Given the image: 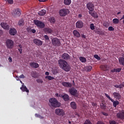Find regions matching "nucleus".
Listing matches in <instances>:
<instances>
[{
    "mask_svg": "<svg viewBox=\"0 0 124 124\" xmlns=\"http://www.w3.org/2000/svg\"><path fill=\"white\" fill-rule=\"evenodd\" d=\"M58 63L63 70L66 71V72H68L71 69V67L70 65L67 63V62L63 60L60 59L58 61Z\"/></svg>",
    "mask_w": 124,
    "mask_h": 124,
    "instance_id": "nucleus-1",
    "label": "nucleus"
},
{
    "mask_svg": "<svg viewBox=\"0 0 124 124\" xmlns=\"http://www.w3.org/2000/svg\"><path fill=\"white\" fill-rule=\"evenodd\" d=\"M49 105L50 107L54 108H58L61 107V103L55 98H51L49 99Z\"/></svg>",
    "mask_w": 124,
    "mask_h": 124,
    "instance_id": "nucleus-2",
    "label": "nucleus"
},
{
    "mask_svg": "<svg viewBox=\"0 0 124 124\" xmlns=\"http://www.w3.org/2000/svg\"><path fill=\"white\" fill-rule=\"evenodd\" d=\"M52 44L53 46H55L56 47H59L61 46V41L58 38L55 37L53 38L51 40Z\"/></svg>",
    "mask_w": 124,
    "mask_h": 124,
    "instance_id": "nucleus-3",
    "label": "nucleus"
},
{
    "mask_svg": "<svg viewBox=\"0 0 124 124\" xmlns=\"http://www.w3.org/2000/svg\"><path fill=\"white\" fill-rule=\"evenodd\" d=\"M34 23L35 26H37L38 28H40V29H43L45 28V24L42 21H40V20H34Z\"/></svg>",
    "mask_w": 124,
    "mask_h": 124,
    "instance_id": "nucleus-4",
    "label": "nucleus"
},
{
    "mask_svg": "<svg viewBox=\"0 0 124 124\" xmlns=\"http://www.w3.org/2000/svg\"><path fill=\"white\" fill-rule=\"evenodd\" d=\"M6 46L8 49H12L14 47V42L12 40H7L6 41Z\"/></svg>",
    "mask_w": 124,
    "mask_h": 124,
    "instance_id": "nucleus-5",
    "label": "nucleus"
},
{
    "mask_svg": "<svg viewBox=\"0 0 124 124\" xmlns=\"http://www.w3.org/2000/svg\"><path fill=\"white\" fill-rule=\"evenodd\" d=\"M21 15V12L20 11L19 8H17L16 9H14L13 12L12 13V16L16 18V17H19Z\"/></svg>",
    "mask_w": 124,
    "mask_h": 124,
    "instance_id": "nucleus-6",
    "label": "nucleus"
},
{
    "mask_svg": "<svg viewBox=\"0 0 124 124\" xmlns=\"http://www.w3.org/2000/svg\"><path fill=\"white\" fill-rule=\"evenodd\" d=\"M59 14L60 16L62 17L66 16L67 14H69V10L68 9H62L59 11Z\"/></svg>",
    "mask_w": 124,
    "mask_h": 124,
    "instance_id": "nucleus-7",
    "label": "nucleus"
},
{
    "mask_svg": "<svg viewBox=\"0 0 124 124\" xmlns=\"http://www.w3.org/2000/svg\"><path fill=\"white\" fill-rule=\"evenodd\" d=\"M55 114L58 116H64L65 115V113L64 112V110L62 109L61 108H57L55 109Z\"/></svg>",
    "mask_w": 124,
    "mask_h": 124,
    "instance_id": "nucleus-8",
    "label": "nucleus"
},
{
    "mask_svg": "<svg viewBox=\"0 0 124 124\" xmlns=\"http://www.w3.org/2000/svg\"><path fill=\"white\" fill-rule=\"evenodd\" d=\"M69 92L72 95L76 96V94H77L78 91L74 87H73L69 89Z\"/></svg>",
    "mask_w": 124,
    "mask_h": 124,
    "instance_id": "nucleus-9",
    "label": "nucleus"
},
{
    "mask_svg": "<svg viewBox=\"0 0 124 124\" xmlns=\"http://www.w3.org/2000/svg\"><path fill=\"white\" fill-rule=\"evenodd\" d=\"M76 27L78 29H82L84 27V23L82 20H78L76 23Z\"/></svg>",
    "mask_w": 124,
    "mask_h": 124,
    "instance_id": "nucleus-10",
    "label": "nucleus"
},
{
    "mask_svg": "<svg viewBox=\"0 0 124 124\" xmlns=\"http://www.w3.org/2000/svg\"><path fill=\"white\" fill-rule=\"evenodd\" d=\"M86 6L89 11H93L94 10V5L92 2H89L87 4Z\"/></svg>",
    "mask_w": 124,
    "mask_h": 124,
    "instance_id": "nucleus-11",
    "label": "nucleus"
},
{
    "mask_svg": "<svg viewBox=\"0 0 124 124\" xmlns=\"http://www.w3.org/2000/svg\"><path fill=\"white\" fill-rule=\"evenodd\" d=\"M0 25L1 28H2V29L4 30H9V28H10L9 25H8L7 23L1 22Z\"/></svg>",
    "mask_w": 124,
    "mask_h": 124,
    "instance_id": "nucleus-12",
    "label": "nucleus"
},
{
    "mask_svg": "<svg viewBox=\"0 0 124 124\" xmlns=\"http://www.w3.org/2000/svg\"><path fill=\"white\" fill-rule=\"evenodd\" d=\"M33 42L38 46H42V44H43V42L38 39H34Z\"/></svg>",
    "mask_w": 124,
    "mask_h": 124,
    "instance_id": "nucleus-13",
    "label": "nucleus"
},
{
    "mask_svg": "<svg viewBox=\"0 0 124 124\" xmlns=\"http://www.w3.org/2000/svg\"><path fill=\"white\" fill-rule=\"evenodd\" d=\"M20 83L22 84V87H20V90L22 91V92H26V93H29L30 91L29 89H28V88L26 87V86L24 85V83H23V82L21 80H20Z\"/></svg>",
    "mask_w": 124,
    "mask_h": 124,
    "instance_id": "nucleus-14",
    "label": "nucleus"
},
{
    "mask_svg": "<svg viewBox=\"0 0 124 124\" xmlns=\"http://www.w3.org/2000/svg\"><path fill=\"white\" fill-rule=\"evenodd\" d=\"M9 32L10 35L14 36L15 34H16L17 30L14 28H10V30L9 31Z\"/></svg>",
    "mask_w": 124,
    "mask_h": 124,
    "instance_id": "nucleus-15",
    "label": "nucleus"
},
{
    "mask_svg": "<svg viewBox=\"0 0 124 124\" xmlns=\"http://www.w3.org/2000/svg\"><path fill=\"white\" fill-rule=\"evenodd\" d=\"M116 117L118 118V119L124 120V110H123L121 112L117 113Z\"/></svg>",
    "mask_w": 124,
    "mask_h": 124,
    "instance_id": "nucleus-16",
    "label": "nucleus"
},
{
    "mask_svg": "<svg viewBox=\"0 0 124 124\" xmlns=\"http://www.w3.org/2000/svg\"><path fill=\"white\" fill-rule=\"evenodd\" d=\"M61 58L65 61H68L70 59V56L67 53H63L62 54Z\"/></svg>",
    "mask_w": 124,
    "mask_h": 124,
    "instance_id": "nucleus-17",
    "label": "nucleus"
},
{
    "mask_svg": "<svg viewBox=\"0 0 124 124\" xmlns=\"http://www.w3.org/2000/svg\"><path fill=\"white\" fill-rule=\"evenodd\" d=\"M62 85H63V87H66V88H71V87H72V83L67 82H62Z\"/></svg>",
    "mask_w": 124,
    "mask_h": 124,
    "instance_id": "nucleus-18",
    "label": "nucleus"
},
{
    "mask_svg": "<svg viewBox=\"0 0 124 124\" xmlns=\"http://www.w3.org/2000/svg\"><path fill=\"white\" fill-rule=\"evenodd\" d=\"M31 67L32 68H38L39 67V64L36 62H31L30 63Z\"/></svg>",
    "mask_w": 124,
    "mask_h": 124,
    "instance_id": "nucleus-19",
    "label": "nucleus"
},
{
    "mask_svg": "<svg viewBox=\"0 0 124 124\" xmlns=\"http://www.w3.org/2000/svg\"><path fill=\"white\" fill-rule=\"evenodd\" d=\"M119 62L121 65L124 66V53L122 55V57L119 58Z\"/></svg>",
    "mask_w": 124,
    "mask_h": 124,
    "instance_id": "nucleus-20",
    "label": "nucleus"
},
{
    "mask_svg": "<svg viewBox=\"0 0 124 124\" xmlns=\"http://www.w3.org/2000/svg\"><path fill=\"white\" fill-rule=\"evenodd\" d=\"M112 95L116 99H121V94H120V93L114 92Z\"/></svg>",
    "mask_w": 124,
    "mask_h": 124,
    "instance_id": "nucleus-21",
    "label": "nucleus"
},
{
    "mask_svg": "<svg viewBox=\"0 0 124 124\" xmlns=\"http://www.w3.org/2000/svg\"><path fill=\"white\" fill-rule=\"evenodd\" d=\"M93 11H89V13L92 16V17H93V18H98V16L97 15V13L93 12Z\"/></svg>",
    "mask_w": 124,
    "mask_h": 124,
    "instance_id": "nucleus-22",
    "label": "nucleus"
},
{
    "mask_svg": "<svg viewBox=\"0 0 124 124\" xmlns=\"http://www.w3.org/2000/svg\"><path fill=\"white\" fill-rule=\"evenodd\" d=\"M101 69L104 71L109 70V66L108 65H102L100 66Z\"/></svg>",
    "mask_w": 124,
    "mask_h": 124,
    "instance_id": "nucleus-23",
    "label": "nucleus"
},
{
    "mask_svg": "<svg viewBox=\"0 0 124 124\" xmlns=\"http://www.w3.org/2000/svg\"><path fill=\"white\" fill-rule=\"evenodd\" d=\"M93 69V67L91 65L86 66L84 67V70L86 72H90Z\"/></svg>",
    "mask_w": 124,
    "mask_h": 124,
    "instance_id": "nucleus-24",
    "label": "nucleus"
},
{
    "mask_svg": "<svg viewBox=\"0 0 124 124\" xmlns=\"http://www.w3.org/2000/svg\"><path fill=\"white\" fill-rule=\"evenodd\" d=\"M61 97H62L64 101H68L69 100V96L67 94L62 95Z\"/></svg>",
    "mask_w": 124,
    "mask_h": 124,
    "instance_id": "nucleus-25",
    "label": "nucleus"
},
{
    "mask_svg": "<svg viewBox=\"0 0 124 124\" xmlns=\"http://www.w3.org/2000/svg\"><path fill=\"white\" fill-rule=\"evenodd\" d=\"M46 12H47L46 11V10L43 9V10H41L40 11H39L38 12V14L40 16H44V15H45V14H46Z\"/></svg>",
    "mask_w": 124,
    "mask_h": 124,
    "instance_id": "nucleus-26",
    "label": "nucleus"
},
{
    "mask_svg": "<svg viewBox=\"0 0 124 124\" xmlns=\"http://www.w3.org/2000/svg\"><path fill=\"white\" fill-rule=\"evenodd\" d=\"M44 31L45 32H46V33H52L53 32V30L49 28H45Z\"/></svg>",
    "mask_w": 124,
    "mask_h": 124,
    "instance_id": "nucleus-27",
    "label": "nucleus"
},
{
    "mask_svg": "<svg viewBox=\"0 0 124 124\" xmlns=\"http://www.w3.org/2000/svg\"><path fill=\"white\" fill-rule=\"evenodd\" d=\"M111 102L113 103V107L116 108V107H117V105H119V104H120V102H119L118 101V100L115 101V100H114V99H112V100H111Z\"/></svg>",
    "mask_w": 124,
    "mask_h": 124,
    "instance_id": "nucleus-28",
    "label": "nucleus"
},
{
    "mask_svg": "<svg viewBox=\"0 0 124 124\" xmlns=\"http://www.w3.org/2000/svg\"><path fill=\"white\" fill-rule=\"evenodd\" d=\"M73 33L75 36H76V37H80V36H81L80 33H79L77 30H74L73 32Z\"/></svg>",
    "mask_w": 124,
    "mask_h": 124,
    "instance_id": "nucleus-29",
    "label": "nucleus"
},
{
    "mask_svg": "<svg viewBox=\"0 0 124 124\" xmlns=\"http://www.w3.org/2000/svg\"><path fill=\"white\" fill-rule=\"evenodd\" d=\"M70 105L72 109H76L77 108V105H76V102H72L70 104Z\"/></svg>",
    "mask_w": 124,
    "mask_h": 124,
    "instance_id": "nucleus-30",
    "label": "nucleus"
},
{
    "mask_svg": "<svg viewBox=\"0 0 124 124\" xmlns=\"http://www.w3.org/2000/svg\"><path fill=\"white\" fill-rule=\"evenodd\" d=\"M112 23L114 24V25H117L120 23V20L118 18H114L112 20Z\"/></svg>",
    "mask_w": 124,
    "mask_h": 124,
    "instance_id": "nucleus-31",
    "label": "nucleus"
},
{
    "mask_svg": "<svg viewBox=\"0 0 124 124\" xmlns=\"http://www.w3.org/2000/svg\"><path fill=\"white\" fill-rule=\"evenodd\" d=\"M64 3L65 5H70L71 4V0H64Z\"/></svg>",
    "mask_w": 124,
    "mask_h": 124,
    "instance_id": "nucleus-32",
    "label": "nucleus"
},
{
    "mask_svg": "<svg viewBox=\"0 0 124 124\" xmlns=\"http://www.w3.org/2000/svg\"><path fill=\"white\" fill-rule=\"evenodd\" d=\"M18 25H19L20 27L24 26V19H20L18 22Z\"/></svg>",
    "mask_w": 124,
    "mask_h": 124,
    "instance_id": "nucleus-33",
    "label": "nucleus"
},
{
    "mask_svg": "<svg viewBox=\"0 0 124 124\" xmlns=\"http://www.w3.org/2000/svg\"><path fill=\"white\" fill-rule=\"evenodd\" d=\"M79 60L81 62H87V59L84 57H79Z\"/></svg>",
    "mask_w": 124,
    "mask_h": 124,
    "instance_id": "nucleus-34",
    "label": "nucleus"
},
{
    "mask_svg": "<svg viewBox=\"0 0 124 124\" xmlns=\"http://www.w3.org/2000/svg\"><path fill=\"white\" fill-rule=\"evenodd\" d=\"M49 21L51 24H55L56 22V19L54 17H50V18H49Z\"/></svg>",
    "mask_w": 124,
    "mask_h": 124,
    "instance_id": "nucleus-35",
    "label": "nucleus"
},
{
    "mask_svg": "<svg viewBox=\"0 0 124 124\" xmlns=\"http://www.w3.org/2000/svg\"><path fill=\"white\" fill-rule=\"evenodd\" d=\"M45 78L46 79H47L49 81H51V80H54V79H55V78L50 76H46Z\"/></svg>",
    "mask_w": 124,
    "mask_h": 124,
    "instance_id": "nucleus-36",
    "label": "nucleus"
},
{
    "mask_svg": "<svg viewBox=\"0 0 124 124\" xmlns=\"http://www.w3.org/2000/svg\"><path fill=\"white\" fill-rule=\"evenodd\" d=\"M90 28L91 30H92V31H93V30L95 29V28L94 27V24H93V23L91 24Z\"/></svg>",
    "mask_w": 124,
    "mask_h": 124,
    "instance_id": "nucleus-37",
    "label": "nucleus"
},
{
    "mask_svg": "<svg viewBox=\"0 0 124 124\" xmlns=\"http://www.w3.org/2000/svg\"><path fill=\"white\" fill-rule=\"evenodd\" d=\"M52 72H53V74H54V75H56V74H58V73H59V71H58V70L55 69L52 70Z\"/></svg>",
    "mask_w": 124,
    "mask_h": 124,
    "instance_id": "nucleus-38",
    "label": "nucleus"
},
{
    "mask_svg": "<svg viewBox=\"0 0 124 124\" xmlns=\"http://www.w3.org/2000/svg\"><path fill=\"white\" fill-rule=\"evenodd\" d=\"M100 106L101 109H105V108H106V106L103 103H101V104H100Z\"/></svg>",
    "mask_w": 124,
    "mask_h": 124,
    "instance_id": "nucleus-39",
    "label": "nucleus"
},
{
    "mask_svg": "<svg viewBox=\"0 0 124 124\" xmlns=\"http://www.w3.org/2000/svg\"><path fill=\"white\" fill-rule=\"evenodd\" d=\"M94 58H95V59H96V60H98V61H100V60H101V58H100V57L98 56L97 54L94 55Z\"/></svg>",
    "mask_w": 124,
    "mask_h": 124,
    "instance_id": "nucleus-40",
    "label": "nucleus"
},
{
    "mask_svg": "<svg viewBox=\"0 0 124 124\" xmlns=\"http://www.w3.org/2000/svg\"><path fill=\"white\" fill-rule=\"evenodd\" d=\"M108 30L109 31H115V28L112 26H109L108 28Z\"/></svg>",
    "mask_w": 124,
    "mask_h": 124,
    "instance_id": "nucleus-41",
    "label": "nucleus"
},
{
    "mask_svg": "<svg viewBox=\"0 0 124 124\" xmlns=\"http://www.w3.org/2000/svg\"><path fill=\"white\" fill-rule=\"evenodd\" d=\"M105 95L106 96V97H107V98H108V99H109V100H110V101L111 100H113V99H112L110 97V96H109V95H108V94L107 93H105Z\"/></svg>",
    "mask_w": 124,
    "mask_h": 124,
    "instance_id": "nucleus-42",
    "label": "nucleus"
},
{
    "mask_svg": "<svg viewBox=\"0 0 124 124\" xmlns=\"http://www.w3.org/2000/svg\"><path fill=\"white\" fill-rule=\"evenodd\" d=\"M84 124H92V122L89 120H86Z\"/></svg>",
    "mask_w": 124,
    "mask_h": 124,
    "instance_id": "nucleus-43",
    "label": "nucleus"
},
{
    "mask_svg": "<svg viewBox=\"0 0 124 124\" xmlns=\"http://www.w3.org/2000/svg\"><path fill=\"white\" fill-rule=\"evenodd\" d=\"M115 69H116V73L121 72V71H122V68H115Z\"/></svg>",
    "mask_w": 124,
    "mask_h": 124,
    "instance_id": "nucleus-44",
    "label": "nucleus"
},
{
    "mask_svg": "<svg viewBox=\"0 0 124 124\" xmlns=\"http://www.w3.org/2000/svg\"><path fill=\"white\" fill-rule=\"evenodd\" d=\"M124 87V82L119 85V89H123Z\"/></svg>",
    "mask_w": 124,
    "mask_h": 124,
    "instance_id": "nucleus-45",
    "label": "nucleus"
},
{
    "mask_svg": "<svg viewBox=\"0 0 124 124\" xmlns=\"http://www.w3.org/2000/svg\"><path fill=\"white\" fill-rule=\"evenodd\" d=\"M32 29H31V28L29 27L27 28V31H28V32H31Z\"/></svg>",
    "mask_w": 124,
    "mask_h": 124,
    "instance_id": "nucleus-46",
    "label": "nucleus"
},
{
    "mask_svg": "<svg viewBox=\"0 0 124 124\" xmlns=\"http://www.w3.org/2000/svg\"><path fill=\"white\" fill-rule=\"evenodd\" d=\"M37 83H43V81H42V80L40 79H37L36 80Z\"/></svg>",
    "mask_w": 124,
    "mask_h": 124,
    "instance_id": "nucleus-47",
    "label": "nucleus"
},
{
    "mask_svg": "<svg viewBox=\"0 0 124 124\" xmlns=\"http://www.w3.org/2000/svg\"><path fill=\"white\" fill-rule=\"evenodd\" d=\"M109 124H116V121L113 120V121H109Z\"/></svg>",
    "mask_w": 124,
    "mask_h": 124,
    "instance_id": "nucleus-48",
    "label": "nucleus"
},
{
    "mask_svg": "<svg viewBox=\"0 0 124 124\" xmlns=\"http://www.w3.org/2000/svg\"><path fill=\"white\" fill-rule=\"evenodd\" d=\"M7 1H8L10 4H12V3H13V0H7Z\"/></svg>",
    "mask_w": 124,
    "mask_h": 124,
    "instance_id": "nucleus-49",
    "label": "nucleus"
},
{
    "mask_svg": "<svg viewBox=\"0 0 124 124\" xmlns=\"http://www.w3.org/2000/svg\"><path fill=\"white\" fill-rule=\"evenodd\" d=\"M18 50L20 54H22L23 53V49L20 48H18Z\"/></svg>",
    "mask_w": 124,
    "mask_h": 124,
    "instance_id": "nucleus-50",
    "label": "nucleus"
},
{
    "mask_svg": "<svg viewBox=\"0 0 124 124\" xmlns=\"http://www.w3.org/2000/svg\"><path fill=\"white\" fill-rule=\"evenodd\" d=\"M44 37H45L46 40H49V37H48V35H45L44 36Z\"/></svg>",
    "mask_w": 124,
    "mask_h": 124,
    "instance_id": "nucleus-51",
    "label": "nucleus"
},
{
    "mask_svg": "<svg viewBox=\"0 0 124 124\" xmlns=\"http://www.w3.org/2000/svg\"><path fill=\"white\" fill-rule=\"evenodd\" d=\"M36 32V31L34 29H31V33H35Z\"/></svg>",
    "mask_w": 124,
    "mask_h": 124,
    "instance_id": "nucleus-52",
    "label": "nucleus"
},
{
    "mask_svg": "<svg viewBox=\"0 0 124 124\" xmlns=\"http://www.w3.org/2000/svg\"><path fill=\"white\" fill-rule=\"evenodd\" d=\"M96 124H105L102 121H98Z\"/></svg>",
    "mask_w": 124,
    "mask_h": 124,
    "instance_id": "nucleus-53",
    "label": "nucleus"
},
{
    "mask_svg": "<svg viewBox=\"0 0 124 124\" xmlns=\"http://www.w3.org/2000/svg\"><path fill=\"white\" fill-rule=\"evenodd\" d=\"M8 61L9 62H12V58L11 57H9Z\"/></svg>",
    "mask_w": 124,
    "mask_h": 124,
    "instance_id": "nucleus-54",
    "label": "nucleus"
},
{
    "mask_svg": "<svg viewBox=\"0 0 124 124\" xmlns=\"http://www.w3.org/2000/svg\"><path fill=\"white\" fill-rule=\"evenodd\" d=\"M19 78H22L23 79H24V78H25V76L23 74H22L21 75H20L19 77Z\"/></svg>",
    "mask_w": 124,
    "mask_h": 124,
    "instance_id": "nucleus-55",
    "label": "nucleus"
},
{
    "mask_svg": "<svg viewBox=\"0 0 124 124\" xmlns=\"http://www.w3.org/2000/svg\"><path fill=\"white\" fill-rule=\"evenodd\" d=\"M102 114L104 115V116H108V113L106 112H103Z\"/></svg>",
    "mask_w": 124,
    "mask_h": 124,
    "instance_id": "nucleus-56",
    "label": "nucleus"
},
{
    "mask_svg": "<svg viewBox=\"0 0 124 124\" xmlns=\"http://www.w3.org/2000/svg\"><path fill=\"white\" fill-rule=\"evenodd\" d=\"M121 20H123V23L124 25V14L123 16L121 17Z\"/></svg>",
    "mask_w": 124,
    "mask_h": 124,
    "instance_id": "nucleus-57",
    "label": "nucleus"
},
{
    "mask_svg": "<svg viewBox=\"0 0 124 124\" xmlns=\"http://www.w3.org/2000/svg\"><path fill=\"white\" fill-rule=\"evenodd\" d=\"M115 88H116L117 89H120V85H114Z\"/></svg>",
    "mask_w": 124,
    "mask_h": 124,
    "instance_id": "nucleus-58",
    "label": "nucleus"
},
{
    "mask_svg": "<svg viewBox=\"0 0 124 124\" xmlns=\"http://www.w3.org/2000/svg\"><path fill=\"white\" fill-rule=\"evenodd\" d=\"M110 71L111 72H112V73L116 72V68L111 70Z\"/></svg>",
    "mask_w": 124,
    "mask_h": 124,
    "instance_id": "nucleus-59",
    "label": "nucleus"
},
{
    "mask_svg": "<svg viewBox=\"0 0 124 124\" xmlns=\"http://www.w3.org/2000/svg\"><path fill=\"white\" fill-rule=\"evenodd\" d=\"M18 47H19V49H22V48H23V46L21 45H19Z\"/></svg>",
    "mask_w": 124,
    "mask_h": 124,
    "instance_id": "nucleus-60",
    "label": "nucleus"
},
{
    "mask_svg": "<svg viewBox=\"0 0 124 124\" xmlns=\"http://www.w3.org/2000/svg\"><path fill=\"white\" fill-rule=\"evenodd\" d=\"M92 105H93V106H96V105H97V104H96V103H92Z\"/></svg>",
    "mask_w": 124,
    "mask_h": 124,
    "instance_id": "nucleus-61",
    "label": "nucleus"
},
{
    "mask_svg": "<svg viewBox=\"0 0 124 124\" xmlns=\"http://www.w3.org/2000/svg\"><path fill=\"white\" fill-rule=\"evenodd\" d=\"M38 118H39L40 119H44V117H43V116H41V115H39Z\"/></svg>",
    "mask_w": 124,
    "mask_h": 124,
    "instance_id": "nucleus-62",
    "label": "nucleus"
},
{
    "mask_svg": "<svg viewBox=\"0 0 124 124\" xmlns=\"http://www.w3.org/2000/svg\"><path fill=\"white\" fill-rule=\"evenodd\" d=\"M78 18H82V14H78Z\"/></svg>",
    "mask_w": 124,
    "mask_h": 124,
    "instance_id": "nucleus-63",
    "label": "nucleus"
},
{
    "mask_svg": "<svg viewBox=\"0 0 124 124\" xmlns=\"http://www.w3.org/2000/svg\"><path fill=\"white\" fill-rule=\"evenodd\" d=\"M45 75H46L47 76H48L49 75V72H46L45 73Z\"/></svg>",
    "mask_w": 124,
    "mask_h": 124,
    "instance_id": "nucleus-64",
    "label": "nucleus"
}]
</instances>
